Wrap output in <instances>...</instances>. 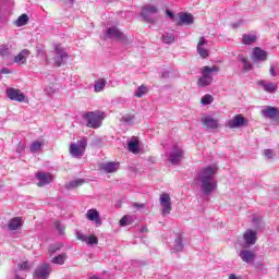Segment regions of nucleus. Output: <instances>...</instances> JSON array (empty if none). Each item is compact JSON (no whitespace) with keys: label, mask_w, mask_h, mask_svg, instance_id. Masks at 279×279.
<instances>
[{"label":"nucleus","mask_w":279,"mask_h":279,"mask_svg":"<svg viewBox=\"0 0 279 279\" xmlns=\"http://www.w3.org/2000/svg\"><path fill=\"white\" fill-rule=\"evenodd\" d=\"M107 84H108V82L106 81V78L96 80L95 83H94V92L95 93L104 92V88H106Z\"/></svg>","instance_id":"26"},{"label":"nucleus","mask_w":279,"mask_h":279,"mask_svg":"<svg viewBox=\"0 0 279 279\" xmlns=\"http://www.w3.org/2000/svg\"><path fill=\"white\" fill-rule=\"evenodd\" d=\"M171 165H180L184 160V149L178 145H173L169 151L166 153Z\"/></svg>","instance_id":"5"},{"label":"nucleus","mask_w":279,"mask_h":279,"mask_svg":"<svg viewBox=\"0 0 279 279\" xmlns=\"http://www.w3.org/2000/svg\"><path fill=\"white\" fill-rule=\"evenodd\" d=\"M0 56L2 58H5V56H10V49L8 48V46H5V45L1 46Z\"/></svg>","instance_id":"41"},{"label":"nucleus","mask_w":279,"mask_h":279,"mask_svg":"<svg viewBox=\"0 0 279 279\" xmlns=\"http://www.w3.org/2000/svg\"><path fill=\"white\" fill-rule=\"evenodd\" d=\"M238 60L239 62H242L244 71H252V69H254V65H252V63L250 62V60H247L245 56L239 54Z\"/></svg>","instance_id":"27"},{"label":"nucleus","mask_w":279,"mask_h":279,"mask_svg":"<svg viewBox=\"0 0 279 279\" xmlns=\"http://www.w3.org/2000/svg\"><path fill=\"white\" fill-rule=\"evenodd\" d=\"M203 123L208 130H217V128H219V121L213 117L203 118Z\"/></svg>","instance_id":"24"},{"label":"nucleus","mask_w":279,"mask_h":279,"mask_svg":"<svg viewBox=\"0 0 279 279\" xmlns=\"http://www.w3.org/2000/svg\"><path fill=\"white\" fill-rule=\"evenodd\" d=\"M179 25H193L194 23V17L191 13H179Z\"/></svg>","instance_id":"23"},{"label":"nucleus","mask_w":279,"mask_h":279,"mask_svg":"<svg viewBox=\"0 0 279 279\" xmlns=\"http://www.w3.org/2000/svg\"><path fill=\"white\" fill-rule=\"evenodd\" d=\"M201 104H203V106H208L213 104V97L210 96V94H206L205 96H203L201 99Z\"/></svg>","instance_id":"39"},{"label":"nucleus","mask_w":279,"mask_h":279,"mask_svg":"<svg viewBox=\"0 0 279 279\" xmlns=\"http://www.w3.org/2000/svg\"><path fill=\"white\" fill-rule=\"evenodd\" d=\"M162 77H169V71L163 72Z\"/></svg>","instance_id":"51"},{"label":"nucleus","mask_w":279,"mask_h":279,"mask_svg":"<svg viewBox=\"0 0 279 279\" xmlns=\"http://www.w3.org/2000/svg\"><path fill=\"white\" fill-rule=\"evenodd\" d=\"M20 269H29V262H23L20 265Z\"/></svg>","instance_id":"46"},{"label":"nucleus","mask_w":279,"mask_h":279,"mask_svg":"<svg viewBox=\"0 0 279 279\" xmlns=\"http://www.w3.org/2000/svg\"><path fill=\"white\" fill-rule=\"evenodd\" d=\"M264 154H265V157L268 158V160H271L274 158V150L271 149H265Z\"/></svg>","instance_id":"43"},{"label":"nucleus","mask_w":279,"mask_h":279,"mask_svg":"<svg viewBox=\"0 0 279 279\" xmlns=\"http://www.w3.org/2000/svg\"><path fill=\"white\" fill-rule=\"evenodd\" d=\"M70 1H73V0H70Z\"/></svg>","instance_id":"57"},{"label":"nucleus","mask_w":279,"mask_h":279,"mask_svg":"<svg viewBox=\"0 0 279 279\" xmlns=\"http://www.w3.org/2000/svg\"><path fill=\"white\" fill-rule=\"evenodd\" d=\"M240 258L243 260V263H254V258H256V255L252 251L242 250L239 253Z\"/></svg>","instance_id":"22"},{"label":"nucleus","mask_w":279,"mask_h":279,"mask_svg":"<svg viewBox=\"0 0 279 279\" xmlns=\"http://www.w3.org/2000/svg\"><path fill=\"white\" fill-rule=\"evenodd\" d=\"M100 170L105 173H114L119 171V162H105L100 165Z\"/></svg>","instance_id":"20"},{"label":"nucleus","mask_w":279,"mask_h":279,"mask_svg":"<svg viewBox=\"0 0 279 279\" xmlns=\"http://www.w3.org/2000/svg\"><path fill=\"white\" fill-rule=\"evenodd\" d=\"M7 97H9L11 101H19L20 104H23V101H25V94H23L21 89H16L13 87L7 88Z\"/></svg>","instance_id":"10"},{"label":"nucleus","mask_w":279,"mask_h":279,"mask_svg":"<svg viewBox=\"0 0 279 279\" xmlns=\"http://www.w3.org/2000/svg\"><path fill=\"white\" fill-rule=\"evenodd\" d=\"M159 199L162 208V215H170L171 214V196H169V194H161Z\"/></svg>","instance_id":"14"},{"label":"nucleus","mask_w":279,"mask_h":279,"mask_svg":"<svg viewBox=\"0 0 279 279\" xmlns=\"http://www.w3.org/2000/svg\"><path fill=\"white\" fill-rule=\"evenodd\" d=\"M76 239L87 245H97V243H99V240L95 235L88 236L80 231H76Z\"/></svg>","instance_id":"16"},{"label":"nucleus","mask_w":279,"mask_h":279,"mask_svg":"<svg viewBox=\"0 0 279 279\" xmlns=\"http://www.w3.org/2000/svg\"><path fill=\"white\" fill-rule=\"evenodd\" d=\"M66 260V254H60L58 256H54L52 259H51V263H53V265H64Z\"/></svg>","instance_id":"34"},{"label":"nucleus","mask_w":279,"mask_h":279,"mask_svg":"<svg viewBox=\"0 0 279 279\" xmlns=\"http://www.w3.org/2000/svg\"><path fill=\"white\" fill-rule=\"evenodd\" d=\"M243 238L246 245H256V231L248 229L244 232Z\"/></svg>","instance_id":"21"},{"label":"nucleus","mask_w":279,"mask_h":279,"mask_svg":"<svg viewBox=\"0 0 279 279\" xmlns=\"http://www.w3.org/2000/svg\"><path fill=\"white\" fill-rule=\"evenodd\" d=\"M269 73H270L271 77H276V66L270 65Z\"/></svg>","instance_id":"47"},{"label":"nucleus","mask_w":279,"mask_h":279,"mask_svg":"<svg viewBox=\"0 0 279 279\" xmlns=\"http://www.w3.org/2000/svg\"><path fill=\"white\" fill-rule=\"evenodd\" d=\"M1 73L8 74V73H10V71L8 69H2Z\"/></svg>","instance_id":"52"},{"label":"nucleus","mask_w":279,"mask_h":279,"mask_svg":"<svg viewBox=\"0 0 279 279\" xmlns=\"http://www.w3.org/2000/svg\"><path fill=\"white\" fill-rule=\"evenodd\" d=\"M43 53V50L40 48H37V56H40Z\"/></svg>","instance_id":"55"},{"label":"nucleus","mask_w":279,"mask_h":279,"mask_svg":"<svg viewBox=\"0 0 279 279\" xmlns=\"http://www.w3.org/2000/svg\"><path fill=\"white\" fill-rule=\"evenodd\" d=\"M259 221H260V218H257V217L253 218V223H255V226H258Z\"/></svg>","instance_id":"49"},{"label":"nucleus","mask_w":279,"mask_h":279,"mask_svg":"<svg viewBox=\"0 0 279 279\" xmlns=\"http://www.w3.org/2000/svg\"><path fill=\"white\" fill-rule=\"evenodd\" d=\"M83 119L87 122V128H101V120L104 119V113L99 111L87 112L83 116Z\"/></svg>","instance_id":"3"},{"label":"nucleus","mask_w":279,"mask_h":279,"mask_svg":"<svg viewBox=\"0 0 279 279\" xmlns=\"http://www.w3.org/2000/svg\"><path fill=\"white\" fill-rule=\"evenodd\" d=\"M105 40L108 38L114 39V40H120L121 43H125L128 38L124 36L123 32H120L117 26L109 27L105 35H104Z\"/></svg>","instance_id":"7"},{"label":"nucleus","mask_w":279,"mask_h":279,"mask_svg":"<svg viewBox=\"0 0 279 279\" xmlns=\"http://www.w3.org/2000/svg\"><path fill=\"white\" fill-rule=\"evenodd\" d=\"M122 121H124V123H132V121H134V116H124L122 117Z\"/></svg>","instance_id":"44"},{"label":"nucleus","mask_w":279,"mask_h":279,"mask_svg":"<svg viewBox=\"0 0 279 279\" xmlns=\"http://www.w3.org/2000/svg\"><path fill=\"white\" fill-rule=\"evenodd\" d=\"M85 182H86L85 179H76L66 183L65 186L68 190H73V189H77V186H82V184H84Z\"/></svg>","instance_id":"29"},{"label":"nucleus","mask_w":279,"mask_h":279,"mask_svg":"<svg viewBox=\"0 0 279 279\" xmlns=\"http://www.w3.org/2000/svg\"><path fill=\"white\" fill-rule=\"evenodd\" d=\"M175 35L173 33H165L161 37L162 43L165 45H173L175 43Z\"/></svg>","instance_id":"28"},{"label":"nucleus","mask_w":279,"mask_h":279,"mask_svg":"<svg viewBox=\"0 0 279 279\" xmlns=\"http://www.w3.org/2000/svg\"><path fill=\"white\" fill-rule=\"evenodd\" d=\"M21 226H23L21 223V218L15 217L9 221L8 228H9V230H19V228H21Z\"/></svg>","instance_id":"31"},{"label":"nucleus","mask_w":279,"mask_h":279,"mask_svg":"<svg viewBox=\"0 0 279 279\" xmlns=\"http://www.w3.org/2000/svg\"><path fill=\"white\" fill-rule=\"evenodd\" d=\"M87 146L88 142L86 141V137H82L77 143L70 144V155L72 158H82Z\"/></svg>","instance_id":"4"},{"label":"nucleus","mask_w":279,"mask_h":279,"mask_svg":"<svg viewBox=\"0 0 279 279\" xmlns=\"http://www.w3.org/2000/svg\"><path fill=\"white\" fill-rule=\"evenodd\" d=\"M27 58H29V50L23 49L17 56H15L14 62L16 64H25L27 62Z\"/></svg>","instance_id":"25"},{"label":"nucleus","mask_w":279,"mask_h":279,"mask_svg":"<svg viewBox=\"0 0 279 279\" xmlns=\"http://www.w3.org/2000/svg\"><path fill=\"white\" fill-rule=\"evenodd\" d=\"M51 274V265L43 264L38 266L34 271V278L37 279H49V275Z\"/></svg>","instance_id":"9"},{"label":"nucleus","mask_w":279,"mask_h":279,"mask_svg":"<svg viewBox=\"0 0 279 279\" xmlns=\"http://www.w3.org/2000/svg\"><path fill=\"white\" fill-rule=\"evenodd\" d=\"M174 252H182L184 250V243L182 242V236H178L174 240Z\"/></svg>","instance_id":"36"},{"label":"nucleus","mask_w":279,"mask_h":279,"mask_svg":"<svg viewBox=\"0 0 279 279\" xmlns=\"http://www.w3.org/2000/svg\"><path fill=\"white\" fill-rule=\"evenodd\" d=\"M166 14H167V16H169V19H171L172 21H173V19H175V14H173V12H171V11H169V10L166 11Z\"/></svg>","instance_id":"48"},{"label":"nucleus","mask_w":279,"mask_h":279,"mask_svg":"<svg viewBox=\"0 0 279 279\" xmlns=\"http://www.w3.org/2000/svg\"><path fill=\"white\" fill-rule=\"evenodd\" d=\"M219 71V66H208L205 65L201 69L202 76L197 81V86L199 88H206V86H210L213 84V74Z\"/></svg>","instance_id":"2"},{"label":"nucleus","mask_w":279,"mask_h":279,"mask_svg":"<svg viewBox=\"0 0 279 279\" xmlns=\"http://www.w3.org/2000/svg\"><path fill=\"white\" fill-rule=\"evenodd\" d=\"M243 125H247V120L241 114L234 116L228 122V128H230L231 130H234V128H243Z\"/></svg>","instance_id":"13"},{"label":"nucleus","mask_w":279,"mask_h":279,"mask_svg":"<svg viewBox=\"0 0 279 279\" xmlns=\"http://www.w3.org/2000/svg\"><path fill=\"white\" fill-rule=\"evenodd\" d=\"M147 93H148L147 86L141 85L140 87H137V89L135 90L134 95L137 98H141V97H144V95H147Z\"/></svg>","instance_id":"37"},{"label":"nucleus","mask_w":279,"mask_h":279,"mask_svg":"<svg viewBox=\"0 0 279 279\" xmlns=\"http://www.w3.org/2000/svg\"><path fill=\"white\" fill-rule=\"evenodd\" d=\"M43 147H45V142H33L31 145V151L32 154H38V151H40V149H43Z\"/></svg>","instance_id":"33"},{"label":"nucleus","mask_w":279,"mask_h":279,"mask_svg":"<svg viewBox=\"0 0 279 279\" xmlns=\"http://www.w3.org/2000/svg\"><path fill=\"white\" fill-rule=\"evenodd\" d=\"M257 84L258 86H262V88H264L265 93H269L270 95H272V93H276V90H278V84L274 82L262 80V81H258Z\"/></svg>","instance_id":"18"},{"label":"nucleus","mask_w":279,"mask_h":279,"mask_svg":"<svg viewBox=\"0 0 279 279\" xmlns=\"http://www.w3.org/2000/svg\"><path fill=\"white\" fill-rule=\"evenodd\" d=\"M54 64L56 66H64L66 64V60L69 59V53L64 51V48L60 46L54 47Z\"/></svg>","instance_id":"8"},{"label":"nucleus","mask_w":279,"mask_h":279,"mask_svg":"<svg viewBox=\"0 0 279 279\" xmlns=\"http://www.w3.org/2000/svg\"><path fill=\"white\" fill-rule=\"evenodd\" d=\"M134 206H135V208H143V207H144L143 204L140 205V204H137V203H135Z\"/></svg>","instance_id":"50"},{"label":"nucleus","mask_w":279,"mask_h":279,"mask_svg":"<svg viewBox=\"0 0 279 279\" xmlns=\"http://www.w3.org/2000/svg\"><path fill=\"white\" fill-rule=\"evenodd\" d=\"M27 23H29V16H27V14H22L16 20L17 27H23V25H27Z\"/></svg>","instance_id":"35"},{"label":"nucleus","mask_w":279,"mask_h":279,"mask_svg":"<svg viewBox=\"0 0 279 279\" xmlns=\"http://www.w3.org/2000/svg\"><path fill=\"white\" fill-rule=\"evenodd\" d=\"M23 151H25V144L20 143L16 147V153L23 154Z\"/></svg>","instance_id":"45"},{"label":"nucleus","mask_w":279,"mask_h":279,"mask_svg":"<svg viewBox=\"0 0 279 279\" xmlns=\"http://www.w3.org/2000/svg\"><path fill=\"white\" fill-rule=\"evenodd\" d=\"M239 23H234V24H232V27L234 28V29H236V27H239Z\"/></svg>","instance_id":"54"},{"label":"nucleus","mask_w":279,"mask_h":279,"mask_svg":"<svg viewBox=\"0 0 279 279\" xmlns=\"http://www.w3.org/2000/svg\"><path fill=\"white\" fill-rule=\"evenodd\" d=\"M36 178L38 180L37 186H47V184H51V182H53L51 173L38 172Z\"/></svg>","instance_id":"15"},{"label":"nucleus","mask_w":279,"mask_h":279,"mask_svg":"<svg viewBox=\"0 0 279 279\" xmlns=\"http://www.w3.org/2000/svg\"><path fill=\"white\" fill-rule=\"evenodd\" d=\"M130 223H132V218L130 216H124L120 220V226L121 227L130 226Z\"/></svg>","instance_id":"40"},{"label":"nucleus","mask_w":279,"mask_h":279,"mask_svg":"<svg viewBox=\"0 0 279 279\" xmlns=\"http://www.w3.org/2000/svg\"><path fill=\"white\" fill-rule=\"evenodd\" d=\"M229 279H236V275L231 274V275L229 276Z\"/></svg>","instance_id":"53"},{"label":"nucleus","mask_w":279,"mask_h":279,"mask_svg":"<svg viewBox=\"0 0 279 279\" xmlns=\"http://www.w3.org/2000/svg\"><path fill=\"white\" fill-rule=\"evenodd\" d=\"M243 45H254L256 43V35L244 34L242 36Z\"/></svg>","instance_id":"32"},{"label":"nucleus","mask_w":279,"mask_h":279,"mask_svg":"<svg viewBox=\"0 0 279 279\" xmlns=\"http://www.w3.org/2000/svg\"><path fill=\"white\" fill-rule=\"evenodd\" d=\"M60 250H62V244L57 243V244H51L49 246L48 252H49L50 256H53L56 254V252H60Z\"/></svg>","instance_id":"38"},{"label":"nucleus","mask_w":279,"mask_h":279,"mask_svg":"<svg viewBox=\"0 0 279 279\" xmlns=\"http://www.w3.org/2000/svg\"><path fill=\"white\" fill-rule=\"evenodd\" d=\"M217 171H219L217 166H207L201 169L194 178V182L198 185V189L203 195H213V193H215L217 190V179H215Z\"/></svg>","instance_id":"1"},{"label":"nucleus","mask_w":279,"mask_h":279,"mask_svg":"<svg viewBox=\"0 0 279 279\" xmlns=\"http://www.w3.org/2000/svg\"><path fill=\"white\" fill-rule=\"evenodd\" d=\"M263 117H266V119H274L276 123L279 124V110L276 107H265L262 110Z\"/></svg>","instance_id":"12"},{"label":"nucleus","mask_w":279,"mask_h":279,"mask_svg":"<svg viewBox=\"0 0 279 279\" xmlns=\"http://www.w3.org/2000/svg\"><path fill=\"white\" fill-rule=\"evenodd\" d=\"M205 45H208V41L205 37H201L197 44V53L201 56V58H208V49L204 48Z\"/></svg>","instance_id":"19"},{"label":"nucleus","mask_w":279,"mask_h":279,"mask_svg":"<svg viewBox=\"0 0 279 279\" xmlns=\"http://www.w3.org/2000/svg\"><path fill=\"white\" fill-rule=\"evenodd\" d=\"M59 234H64V227L62 226V223L60 221H56L54 223Z\"/></svg>","instance_id":"42"},{"label":"nucleus","mask_w":279,"mask_h":279,"mask_svg":"<svg viewBox=\"0 0 279 279\" xmlns=\"http://www.w3.org/2000/svg\"><path fill=\"white\" fill-rule=\"evenodd\" d=\"M141 232H147V227H142Z\"/></svg>","instance_id":"56"},{"label":"nucleus","mask_w":279,"mask_h":279,"mask_svg":"<svg viewBox=\"0 0 279 279\" xmlns=\"http://www.w3.org/2000/svg\"><path fill=\"white\" fill-rule=\"evenodd\" d=\"M155 14H158V7L146 4L142 8L140 16H142V19L146 21V23H154Z\"/></svg>","instance_id":"6"},{"label":"nucleus","mask_w":279,"mask_h":279,"mask_svg":"<svg viewBox=\"0 0 279 279\" xmlns=\"http://www.w3.org/2000/svg\"><path fill=\"white\" fill-rule=\"evenodd\" d=\"M267 51L263 50V48L255 47L251 54V60L254 62V64L258 62H265V60H267Z\"/></svg>","instance_id":"11"},{"label":"nucleus","mask_w":279,"mask_h":279,"mask_svg":"<svg viewBox=\"0 0 279 279\" xmlns=\"http://www.w3.org/2000/svg\"><path fill=\"white\" fill-rule=\"evenodd\" d=\"M128 149H129V151H131L132 154H138V140L132 138V140L128 143Z\"/></svg>","instance_id":"30"},{"label":"nucleus","mask_w":279,"mask_h":279,"mask_svg":"<svg viewBox=\"0 0 279 279\" xmlns=\"http://www.w3.org/2000/svg\"><path fill=\"white\" fill-rule=\"evenodd\" d=\"M86 219H88V221H94L97 228H99V226L102 223L101 216H99V211L95 208L87 210Z\"/></svg>","instance_id":"17"}]
</instances>
